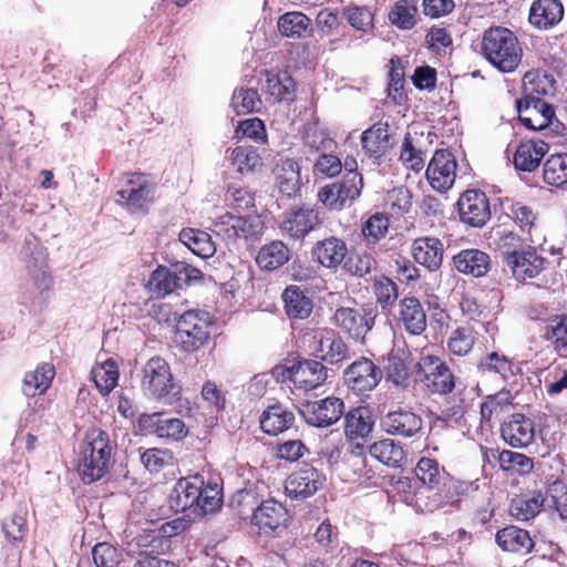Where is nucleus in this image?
Instances as JSON below:
<instances>
[{
    "mask_svg": "<svg viewBox=\"0 0 567 567\" xmlns=\"http://www.w3.org/2000/svg\"><path fill=\"white\" fill-rule=\"evenodd\" d=\"M212 318L203 310H188L177 320L175 342L185 351L194 352L204 347L210 336Z\"/></svg>",
    "mask_w": 567,
    "mask_h": 567,
    "instance_id": "5",
    "label": "nucleus"
},
{
    "mask_svg": "<svg viewBox=\"0 0 567 567\" xmlns=\"http://www.w3.org/2000/svg\"><path fill=\"white\" fill-rule=\"evenodd\" d=\"M483 56L501 72L516 70L522 60V49L517 37L507 28H489L481 41Z\"/></svg>",
    "mask_w": 567,
    "mask_h": 567,
    "instance_id": "3",
    "label": "nucleus"
},
{
    "mask_svg": "<svg viewBox=\"0 0 567 567\" xmlns=\"http://www.w3.org/2000/svg\"><path fill=\"white\" fill-rule=\"evenodd\" d=\"M275 174L279 192L288 198L296 197L301 188L298 162L292 158L281 159L276 166Z\"/></svg>",
    "mask_w": 567,
    "mask_h": 567,
    "instance_id": "32",
    "label": "nucleus"
},
{
    "mask_svg": "<svg viewBox=\"0 0 567 567\" xmlns=\"http://www.w3.org/2000/svg\"><path fill=\"white\" fill-rule=\"evenodd\" d=\"M261 106V99L254 89L240 87L233 94L231 107L238 115L259 112Z\"/></svg>",
    "mask_w": 567,
    "mask_h": 567,
    "instance_id": "54",
    "label": "nucleus"
},
{
    "mask_svg": "<svg viewBox=\"0 0 567 567\" xmlns=\"http://www.w3.org/2000/svg\"><path fill=\"white\" fill-rule=\"evenodd\" d=\"M140 388L148 400L165 404L179 400L182 393V386L175 381L169 363L161 357H153L143 364Z\"/></svg>",
    "mask_w": 567,
    "mask_h": 567,
    "instance_id": "1",
    "label": "nucleus"
},
{
    "mask_svg": "<svg viewBox=\"0 0 567 567\" xmlns=\"http://www.w3.org/2000/svg\"><path fill=\"white\" fill-rule=\"evenodd\" d=\"M151 192V186L143 174H132L124 187L116 193V200L131 212H138L150 200Z\"/></svg>",
    "mask_w": 567,
    "mask_h": 567,
    "instance_id": "22",
    "label": "nucleus"
},
{
    "mask_svg": "<svg viewBox=\"0 0 567 567\" xmlns=\"http://www.w3.org/2000/svg\"><path fill=\"white\" fill-rule=\"evenodd\" d=\"M372 289L382 309L391 308L399 297L396 284L385 276L375 277Z\"/></svg>",
    "mask_w": 567,
    "mask_h": 567,
    "instance_id": "56",
    "label": "nucleus"
},
{
    "mask_svg": "<svg viewBox=\"0 0 567 567\" xmlns=\"http://www.w3.org/2000/svg\"><path fill=\"white\" fill-rule=\"evenodd\" d=\"M388 123H375L365 130L361 136L363 150L374 157H381L391 147Z\"/></svg>",
    "mask_w": 567,
    "mask_h": 567,
    "instance_id": "38",
    "label": "nucleus"
},
{
    "mask_svg": "<svg viewBox=\"0 0 567 567\" xmlns=\"http://www.w3.org/2000/svg\"><path fill=\"white\" fill-rule=\"evenodd\" d=\"M417 8L408 0L398 1L389 13L392 24L402 30H410L416 23Z\"/></svg>",
    "mask_w": 567,
    "mask_h": 567,
    "instance_id": "53",
    "label": "nucleus"
},
{
    "mask_svg": "<svg viewBox=\"0 0 567 567\" xmlns=\"http://www.w3.org/2000/svg\"><path fill=\"white\" fill-rule=\"evenodd\" d=\"M282 300L289 318L306 319L312 312V300L297 286L287 287L282 293Z\"/></svg>",
    "mask_w": 567,
    "mask_h": 567,
    "instance_id": "40",
    "label": "nucleus"
},
{
    "mask_svg": "<svg viewBox=\"0 0 567 567\" xmlns=\"http://www.w3.org/2000/svg\"><path fill=\"white\" fill-rule=\"evenodd\" d=\"M545 498L542 494H535L530 497H519L512 501L509 512L518 520H529L534 518L544 506Z\"/></svg>",
    "mask_w": 567,
    "mask_h": 567,
    "instance_id": "51",
    "label": "nucleus"
},
{
    "mask_svg": "<svg viewBox=\"0 0 567 567\" xmlns=\"http://www.w3.org/2000/svg\"><path fill=\"white\" fill-rule=\"evenodd\" d=\"M399 321L413 336H420L426 329V313L417 298L404 297L400 301Z\"/></svg>",
    "mask_w": 567,
    "mask_h": 567,
    "instance_id": "30",
    "label": "nucleus"
},
{
    "mask_svg": "<svg viewBox=\"0 0 567 567\" xmlns=\"http://www.w3.org/2000/svg\"><path fill=\"white\" fill-rule=\"evenodd\" d=\"M202 495L198 498L195 514L214 513L220 508L223 498L221 489L217 483H208L200 488Z\"/></svg>",
    "mask_w": 567,
    "mask_h": 567,
    "instance_id": "57",
    "label": "nucleus"
},
{
    "mask_svg": "<svg viewBox=\"0 0 567 567\" xmlns=\"http://www.w3.org/2000/svg\"><path fill=\"white\" fill-rule=\"evenodd\" d=\"M400 161L411 171L420 172L424 167L425 155L422 150L417 148L408 134L401 145Z\"/></svg>",
    "mask_w": 567,
    "mask_h": 567,
    "instance_id": "59",
    "label": "nucleus"
},
{
    "mask_svg": "<svg viewBox=\"0 0 567 567\" xmlns=\"http://www.w3.org/2000/svg\"><path fill=\"white\" fill-rule=\"evenodd\" d=\"M415 476L423 486L439 487L452 482L449 480L444 467L437 461L430 457H421L414 468Z\"/></svg>",
    "mask_w": 567,
    "mask_h": 567,
    "instance_id": "42",
    "label": "nucleus"
},
{
    "mask_svg": "<svg viewBox=\"0 0 567 567\" xmlns=\"http://www.w3.org/2000/svg\"><path fill=\"white\" fill-rule=\"evenodd\" d=\"M264 223L260 216L249 214L246 216L225 213L213 224V231L229 244H235L239 239H255L261 235Z\"/></svg>",
    "mask_w": 567,
    "mask_h": 567,
    "instance_id": "7",
    "label": "nucleus"
},
{
    "mask_svg": "<svg viewBox=\"0 0 567 567\" xmlns=\"http://www.w3.org/2000/svg\"><path fill=\"white\" fill-rule=\"evenodd\" d=\"M324 477L312 466H305L290 474L285 484L288 496L305 499L315 495L323 485Z\"/></svg>",
    "mask_w": 567,
    "mask_h": 567,
    "instance_id": "16",
    "label": "nucleus"
},
{
    "mask_svg": "<svg viewBox=\"0 0 567 567\" xmlns=\"http://www.w3.org/2000/svg\"><path fill=\"white\" fill-rule=\"evenodd\" d=\"M92 558L96 567H116L120 563L117 549L107 543H99L92 549Z\"/></svg>",
    "mask_w": 567,
    "mask_h": 567,
    "instance_id": "64",
    "label": "nucleus"
},
{
    "mask_svg": "<svg viewBox=\"0 0 567 567\" xmlns=\"http://www.w3.org/2000/svg\"><path fill=\"white\" fill-rule=\"evenodd\" d=\"M476 334L477 332L470 326L453 330L446 343L449 352L458 357L468 354L475 344Z\"/></svg>",
    "mask_w": 567,
    "mask_h": 567,
    "instance_id": "49",
    "label": "nucleus"
},
{
    "mask_svg": "<svg viewBox=\"0 0 567 567\" xmlns=\"http://www.w3.org/2000/svg\"><path fill=\"white\" fill-rule=\"evenodd\" d=\"M344 383L357 393L373 390L382 379V371L368 358L352 362L343 373Z\"/></svg>",
    "mask_w": 567,
    "mask_h": 567,
    "instance_id": "13",
    "label": "nucleus"
},
{
    "mask_svg": "<svg viewBox=\"0 0 567 567\" xmlns=\"http://www.w3.org/2000/svg\"><path fill=\"white\" fill-rule=\"evenodd\" d=\"M389 218L383 213L371 215L362 227V234L369 244H375L383 238L389 229Z\"/></svg>",
    "mask_w": 567,
    "mask_h": 567,
    "instance_id": "61",
    "label": "nucleus"
},
{
    "mask_svg": "<svg viewBox=\"0 0 567 567\" xmlns=\"http://www.w3.org/2000/svg\"><path fill=\"white\" fill-rule=\"evenodd\" d=\"M265 87L278 101L291 100L295 92V81L287 73L267 72Z\"/></svg>",
    "mask_w": 567,
    "mask_h": 567,
    "instance_id": "52",
    "label": "nucleus"
},
{
    "mask_svg": "<svg viewBox=\"0 0 567 567\" xmlns=\"http://www.w3.org/2000/svg\"><path fill=\"white\" fill-rule=\"evenodd\" d=\"M496 543L503 550L518 554H527L534 546L528 532L516 526L498 530Z\"/></svg>",
    "mask_w": 567,
    "mask_h": 567,
    "instance_id": "36",
    "label": "nucleus"
},
{
    "mask_svg": "<svg viewBox=\"0 0 567 567\" xmlns=\"http://www.w3.org/2000/svg\"><path fill=\"white\" fill-rule=\"evenodd\" d=\"M118 368L113 359L95 365L91 371L92 380L102 395H107L118 381Z\"/></svg>",
    "mask_w": 567,
    "mask_h": 567,
    "instance_id": "47",
    "label": "nucleus"
},
{
    "mask_svg": "<svg viewBox=\"0 0 567 567\" xmlns=\"http://www.w3.org/2000/svg\"><path fill=\"white\" fill-rule=\"evenodd\" d=\"M496 238L494 239L495 250L499 254L503 262L507 266L509 261H512L515 256L528 247L522 238L514 234L513 231H497Z\"/></svg>",
    "mask_w": 567,
    "mask_h": 567,
    "instance_id": "48",
    "label": "nucleus"
},
{
    "mask_svg": "<svg viewBox=\"0 0 567 567\" xmlns=\"http://www.w3.org/2000/svg\"><path fill=\"white\" fill-rule=\"evenodd\" d=\"M457 209L461 220L473 227L484 226L491 217L488 199L477 189L464 192L457 200Z\"/></svg>",
    "mask_w": 567,
    "mask_h": 567,
    "instance_id": "15",
    "label": "nucleus"
},
{
    "mask_svg": "<svg viewBox=\"0 0 567 567\" xmlns=\"http://www.w3.org/2000/svg\"><path fill=\"white\" fill-rule=\"evenodd\" d=\"M497 458L503 471H516L519 474H528L534 468L533 458L518 452L503 450L498 453Z\"/></svg>",
    "mask_w": 567,
    "mask_h": 567,
    "instance_id": "55",
    "label": "nucleus"
},
{
    "mask_svg": "<svg viewBox=\"0 0 567 567\" xmlns=\"http://www.w3.org/2000/svg\"><path fill=\"white\" fill-rule=\"evenodd\" d=\"M319 224V216L315 209L301 207L285 214L280 229L292 239H302Z\"/></svg>",
    "mask_w": 567,
    "mask_h": 567,
    "instance_id": "20",
    "label": "nucleus"
},
{
    "mask_svg": "<svg viewBox=\"0 0 567 567\" xmlns=\"http://www.w3.org/2000/svg\"><path fill=\"white\" fill-rule=\"evenodd\" d=\"M405 502L423 513H433L446 505H453L457 499L456 484L450 482L439 487L422 486L412 495L405 496Z\"/></svg>",
    "mask_w": 567,
    "mask_h": 567,
    "instance_id": "9",
    "label": "nucleus"
},
{
    "mask_svg": "<svg viewBox=\"0 0 567 567\" xmlns=\"http://www.w3.org/2000/svg\"><path fill=\"white\" fill-rule=\"evenodd\" d=\"M289 515L285 506L274 498L264 501L252 514V524L265 534L274 533L286 526Z\"/></svg>",
    "mask_w": 567,
    "mask_h": 567,
    "instance_id": "19",
    "label": "nucleus"
},
{
    "mask_svg": "<svg viewBox=\"0 0 567 567\" xmlns=\"http://www.w3.org/2000/svg\"><path fill=\"white\" fill-rule=\"evenodd\" d=\"M310 19L299 11L286 12L278 19V30L282 37L300 39L310 32Z\"/></svg>",
    "mask_w": 567,
    "mask_h": 567,
    "instance_id": "43",
    "label": "nucleus"
},
{
    "mask_svg": "<svg viewBox=\"0 0 567 567\" xmlns=\"http://www.w3.org/2000/svg\"><path fill=\"white\" fill-rule=\"evenodd\" d=\"M375 259L368 252L351 255L343 264L344 270L351 276L362 278L371 272Z\"/></svg>",
    "mask_w": 567,
    "mask_h": 567,
    "instance_id": "63",
    "label": "nucleus"
},
{
    "mask_svg": "<svg viewBox=\"0 0 567 567\" xmlns=\"http://www.w3.org/2000/svg\"><path fill=\"white\" fill-rule=\"evenodd\" d=\"M412 256L417 264L435 271L442 266L444 245L436 237H419L412 244Z\"/></svg>",
    "mask_w": 567,
    "mask_h": 567,
    "instance_id": "25",
    "label": "nucleus"
},
{
    "mask_svg": "<svg viewBox=\"0 0 567 567\" xmlns=\"http://www.w3.org/2000/svg\"><path fill=\"white\" fill-rule=\"evenodd\" d=\"M259 421L265 433L278 435L292 426L295 414L281 404H274L262 412Z\"/></svg>",
    "mask_w": 567,
    "mask_h": 567,
    "instance_id": "33",
    "label": "nucleus"
},
{
    "mask_svg": "<svg viewBox=\"0 0 567 567\" xmlns=\"http://www.w3.org/2000/svg\"><path fill=\"white\" fill-rule=\"evenodd\" d=\"M544 182L553 186L567 183V154H556L547 158L543 168Z\"/></svg>",
    "mask_w": 567,
    "mask_h": 567,
    "instance_id": "50",
    "label": "nucleus"
},
{
    "mask_svg": "<svg viewBox=\"0 0 567 567\" xmlns=\"http://www.w3.org/2000/svg\"><path fill=\"white\" fill-rule=\"evenodd\" d=\"M289 260L288 247L279 240L272 241L260 248L256 262L261 269L275 270Z\"/></svg>",
    "mask_w": 567,
    "mask_h": 567,
    "instance_id": "45",
    "label": "nucleus"
},
{
    "mask_svg": "<svg viewBox=\"0 0 567 567\" xmlns=\"http://www.w3.org/2000/svg\"><path fill=\"white\" fill-rule=\"evenodd\" d=\"M203 484L199 475L179 478L169 494V507L176 513L188 509L195 513Z\"/></svg>",
    "mask_w": 567,
    "mask_h": 567,
    "instance_id": "17",
    "label": "nucleus"
},
{
    "mask_svg": "<svg viewBox=\"0 0 567 567\" xmlns=\"http://www.w3.org/2000/svg\"><path fill=\"white\" fill-rule=\"evenodd\" d=\"M377 313L371 308L340 307L333 315V323L353 340L363 342L374 326Z\"/></svg>",
    "mask_w": 567,
    "mask_h": 567,
    "instance_id": "8",
    "label": "nucleus"
},
{
    "mask_svg": "<svg viewBox=\"0 0 567 567\" xmlns=\"http://www.w3.org/2000/svg\"><path fill=\"white\" fill-rule=\"evenodd\" d=\"M453 267L461 274L480 278L491 268L489 256L480 249H463L453 256Z\"/></svg>",
    "mask_w": 567,
    "mask_h": 567,
    "instance_id": "28",
    "label": "nucleus"
},
{
    "mask_svg": "<svg viewBox=\"0 0 567 567\" xmlns=\"http://www.w3.org/2000/svg\"><path fill=\"white\" fill-rule=\"evenodd\" d=\"M501 433L503 440L512 447H527L535 439L534 422L523 414H513L502 424Z\"/></svg>",
    "mask_w": 567,
    "mask_h": 567,
    "instance_id": "21",
    "label": "nucleus"
},
{
    "mask_svg": "<svg viewBox=\"0 0 567 567\" xmlns=\"http://www.w3.org/2000/svg\"><path fill=\"white\" fill-rule=\"evenodd\" d=\"M55 375L52 364H39L33 371L25 373L22 392L28 398H34L38 394L44 393L51 385Z\"/></svg>",
    "mask_w": 567,
    "mask_h": 567,
    "instance_id": "39",
    "label": "nucleus"
},
{
    "mask_svg": "<svg viewBox=\"0 0 567 567\" xmlns=\"http://www.w3.org/2000/svg\"><path fill=\"white\" fill-rule=\"evenodd\" d=\"M179 240L195 255L203 258H208L216 251L210 235L198 229H183L179 233Z\"/></svg>",
    "mask_w": 567,
    "mask_h": 567,
    "instance_id": "46",
    "label": "nucleus"
},
{
    "mask_svg": "<svg viewBox=\"0 0 567 567\" xmlns=\"http://www.w3.org/2000/svg\"><path fill=\"white\" fill-rule=\"evenodd\" d=\"M545 259L539 256L533 246H528L515 256L506 266L518 281H526L537 277L544 269Z\"/></svg>",
    "mask_w": 567,
    "mask_h": 567,
    "instance_id": "27",
    "label": "nucleus"
},
{
    "mask_svg": "<svg viewBox=\"0 0 567 567\" xmlns=\"http://www.w3.org/2000/svg\"><path fill=\"white\" fill-rule=\"evenodd\" d=\"M564 17L560 0H535L529 10V22L538 29H549Z\"/></svg>",
    "mask_w": 567,
    "mask_h": 567,
    "instance_id": "31",
    "label": "nucleus"
},
{
    "mask_svg": "<svg viewBox=\"0 0 567 567\" xmlns=\"http://www.w3.org/2000/svg\"><path fill=\"white\" fill-rule=\"evenodd\" d=\"M112 450L107 432L101 429H92L86 432L79 463V473L84 483H93L107 474Z\"/></svg>",
    "mask_w": 567,
    "mask_h": 567,
    "instance_id": "2",
    "label": "nucleus"
},
{
    "mask_svg": "<svg viewBox=\"0 0 567 567\" xmlns=\"http://www.w3.org/2000/svg\"><path fill=\"white\" fill-rule=\"evenodd\" d=\"M231 165L240 174H248L261 167L262 162L258 151L250 145H239L227 151Z\"/></svg>",
    "mask_w": 567,
    "mask_h": 567,
    "instance_id": "44",
    "label": "nucleus"
},
{
    "mask_svg": "<svg viewBox=\"0 0 567 567\" xmlns=\"http://www.w3.org/2000/svg\"><path fill=\"white\" fill-rule=\"evenodd\" d=\"M142 422L153 427L159 437L179 440L187 434L186 425L181 419L169 417L163 413L144 414Z\"/></svg>",
    "mask_w": 567,
    "mask_h": 567,
    "instance_id": "34",
    "label": "nucleus"
},
{
    "mask_svg": "<svg viewBox=\"0 0 567 567\" xmlns=\"http://www.w3.org/2000/svg\"><path fill=\"white\" fill-rule=\"evenodd\" d=\"M374 419L372 412L365 406L350 410L344 416V434L349 441H364L372 432Z\"/></svg>",
    "mask_w": 567,
    "mask_h": 567,
    "instance_id": "29",
    "label": "nucleus"
},
{
    "mask_svg": "<svg viewBox=\"0 0 567 567\" xmlns=\"http://www.w3.org/2000/svg\"><path fill=\"white\" fill-rule=\"evenodd\" d=\"M456 161L447 150H437L426 168V178L437 192L449 190L455 182Z\"/></svg>",
    "mask_w": 567,
    "mask_h": 567,
    "instance_id": "12",
    "label": "nucleus"
},
{
    "mask_svg": "<svg viewBox=\"0 0 567 567\" xmlns=\"http://www.w3.org/2000/svg\"><path fill=\"white\" fill-rule=\"evenodd\" d=\"M303 144L313 152H324L331 148L333 140L324 128L317 124H309L305 131Z\"/></svg>",
    "mask_w": 567,
    "mask_h": 567,
    "instance_id": "58",
    "label": "nucleus"
},
{
    "mask_svg": "<svg viewBox=\"0 0 567 567\" xmlns=\"http://www.w3.org/2000/svg\"><path fill=\"white\" fill-rule=\"evenodd\" d=\"M360 193L361 185H358L357 176L350 175L349 178L322 187L318 193V199L331 210H341L359 197Z\"/></svg>",
    "mask_w": 567,
    "mask_h": 567,
    "instance_id": "14",
    "label": "nucleus"
},
{
    "mask_svg": "<svg viewBox=\"0 0 567 567\" xmlns=\"http://www.w3.org/2000/svg\"><path fill=\"white\" fill-rule=\"evenodd\" d=\"M383 430L391 434L402 437H413L422 430V419L416 413L398 409L389 412L381 421Z\"/></svg>",
    "mask_w": 567,
    "mask_h": 567,
    "instance_id": "23",
    "label": "nucleus"
},
{
    "mask_svg": "<svg viewBox=\"0 0 567 567\" xmlns=\"http://www.w3.org/2000/svg\"><path fill=\"white\" fill-rule=\"evenodd\" d=\"M344 412V403L336 396L306 402L300 409L306 422L318 427H327L340 420Z\"/></svg>",
    "mask_w": 567,
    "mask_h": 567,
    "instance_id": "11",
    "label": "nucleus"
},
{
    "mask_svg": "<svg viewBox=\"0 0 567 567\" xmlns=\"http://www.w3.org/2000/svg\"><path fill=\"white\" fill-rule=\"evenodd\" d=\"M202 272L187 265L176 264L172 268L158 266L150 276L147 288L156 298H164L175 289L200 279Z\"/></svg>",
    "mask_w": 567,
    "mask_h": 567,
    "instance_id": "6",
    "label": "nucleus"
},
{
    "mask_svg": "<svg viewBox=\"0 0 567 567\" xmlns=\"http://www.w3.org/2000/svg\"><path fill=\"white\" fill-rule=\"evenodd\" d=\"M417 368L420 382L431 392L445 394L454 389V377L439 357H422Z\"/></svg>",
    "mask_w": 567,
    "mask_h": 567,
    "instance_id": "10",
    "label": "nucleus"
},
{
    "mask_svg": "<svg viewBox=\"0 0 567 567\" xmlns=\"http://www.w3.org/2000/svg\"><path fill=\"white\" fill-rule=\"evenodd\" d=\"M548 151V144L543 141H525L520 143L514 155V165L524 172L534 171Z\"/></svg>",
    "mask_w": 567,
    "mask_h": 567,
    "instance_id": "35",
    "label": "nucleus"
},
{
    "mask_svg": "<svg viewBox=\"0 0 567 567\" xmlns=\"http://www.w3.org/2000/svg\"><path fill=\"white\" fill-rule=\"evenodd\" d=\"M369 451L373 458L394 468L401 467L406 458L403 446L391 439L374 442Z\"/></svg>",
    "mask_w": 567,
    "mask_h": 567,
    "instance_id": "41",
    "label": "nucleus"
},
{
    "mask_svg": "<svg viewBox=\"0 0 567 567\" xmlns=\"http://www.w3.org/2000/svg\"><path fill=\"white\" fill-rule=\"evenodd\" d=\"M311 353L329 363H338L347 358V346L338 333L322 329L315 333Z\"/></svg>",
    "mask_w": 567,
    "mask_h": 567,
    "instance_id": "18",
    "label": "nucleus"
},
{
    "mask_svg": "<svg viewBox=\"0 0 567 567\" xmlns=\"http://www.w3.org/2000/svg\"><path fill=\"white\" fill-rule=\"evenodd\" d=\"M478 371L482 374L494 373L499 380H504L512 371V364L505 355L492 352L480 362Z\"/></svg>",
    "mask_w": 567,
    "mask_h": 567,
    "instance_id": "60",
    "label": "nucleus"
},
{
    "mask_svg": "<svg viewBox=\"0 0 567 567\" xmlns=\"http://www.w3.org/2000/svg\"><path fill=\"white\" fill-rule=\"evenodd\" d=\"M288 374L295 386L303 391L317 389L327 379L326 368L315 360L300 361L289 369Z\"/></svg>",
    "mask_w": 567,
    "mask_h": 567,
    "instance_id": "24",
    "label": "nucleus"
},
{
    "mask_svg": "<svg viewBox=\"0 0 567 567\" xmlns=\"http://www.w3.org/2000/svg\"><path fill=\"white\" fill-rule=\"evenodd\" d=\"M547 502L561 520H567V486L564 482L556 481L549 486Z\"/></svg>",
    "mask_w": 567,
    "mask_h": 567,
    "instance_id": "62",
    "label": "nucleus"
},
{
    "mask_svg": "<svg viewBox=\"0 0 567 567\" xmlns=\"http://www.w3.org/2000/svg\"><path fill=\"white\" fill-rule=\"evenodd\" d=\"M24 255L29 274L35 281H44L47 278V252L33 235L25 237Z\"/></svg>",
    "mask_w": 567,
    "mask_h": 567,
    "instance_id": "37",
    "label": "nucleus"
},
{
    "mask_svg": "<svg viewBox=\"0 0 567 567\" xmlns=\"http://www.w3.org/2000/svg\"><path fill=\"white\" fill-rule=\"evenodd\" d=\"M516 104L518 118L525 127L540 131L548 138L563 137L567 134V126L556 117L553 105L545 100L526 96Z\"/></svg>",
    "mask_w": 567,
    "mask_h": 567,
    "instance_id": "4",
    "label": "nucleus"
},
{
    "mask_svg": "<svg viewBox=\"0 0 567 567\" xmlns=\"http://www.w3.org/2000/svg\"><path fill=\"white\" fill-rule=\"evenodd\" d=\"M313 259L329 269H337L348 254V247L341 238L330 236L315 244L311 250Z\"/></svg>",
    "mask_w": 567,
    "mask_h": 567,
    "instance_id": "26",
    "label": "nucleus"
}]
</instances>
